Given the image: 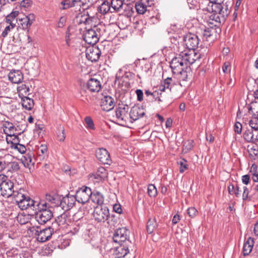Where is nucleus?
<instances>
[{"mask_svg":"<svg viewBox=\"0 0 258 258\" xmlns=\"http://www.w3.org/2000/svg\"><path fill=\"white\" fill-rule=\"evenodd\" d=\"M92 194V192L90 188L83 186L76 191L75 196L77 201L84 204L89 200Z\"/></svg>","mask_w":258,"mask_h":258,"instance_id":"8","label":"nucleus"},{"mask_svg":"<svg viewBox=\"0 0 258 258\" xmlns=\"http://www.w3.org/2000/svg\"><path fill=\"white\" fill-rule=\"evenodd\" d=\"M21 101L22 106L25 109L30 110L33 108L34 105L33 99L28 97L24 96L22 98Z\"/></svg>","mask_w":258,"mask_h":258,"instance_id":"28","label":"nucleus"},{"mask_svg":"<svg viewBox=\"0 0 258 258\" xmlns=\"http://www.w3.org/2000/svg\"><path fill=\"white\" fill-rule=\"evenodd\" d=\"M83 39L86 43L92 45L95 44L99 40L98 35L93 29L87 30L83 35Z\"/></svg>","mask_w":258,"mask_h":258,"instance_id":"13","label":"nucleus"},{"mask_svg":"<svg viewBox=\"0 0 258 258\" xmlns=\"http://www.w3.org/2000/svg\"><path fill=\"white\" fill-rule=\"evenodd\" d=\"M107 172L106 170L103 167H100L97 169L95 174H94V178L100 180H104L107 177Z\"/></svg>","mask_w":258,"mask_h":258,"instance_id":"32","label":"nucleus"},{"mask_svg":"<svg viewBox=\"0 0 258 258\" xmlns=\"http://www.w3.org/2000/svg\"><path fill=\"white\" fill-rule=\"evenodd\" d=\"M199 44L198 37L195 34L188 33L184 36L183 44L189 50H194Z\"/></svg>","mask_w":258,"mask_h":258,"instance_id":"9","label":"nucleus"},{"mask_svg":"<svg viewBox=\"0 0 258 258\" xmlns=\"http://www.w3.org/2000/svg\"><path fill=\"white\" fill-rule=\"evenodd\" d=\"M37 229H34V234L37 236V240L40 242H44L48 240L51 237L52 233L51 228L48 227L43 229L38 230V227H37Z\"/></svg>","mask_w":258,"mask_h":258,"instance_id":"10","label":"nucleus"},{"mask_svg":"<svg viewBox=\"0 0 258 258\" xmlns=\"http://www.w3.org/2000/svg\"><path fill=\"white\" fill-rule=\"evenodd\" d=\"M32 3V2L30 0H23L20 3V6L21 7L28 8L31 6Z\"/></svg>","mask_w":258,"mask_h":258,"instance_id":"57","label":"nucleus"},{"mask_svg":"<svg viewBox=\"0 0 258 258\" xmlns=\"http://www.w3.org/2000/svg\"><path fill=\"white\" fill-rule=\"evenodd\" d=\"M172 83V78L170 77H167L164 79L163 82H162L161 84L159 86V90L160 92H164L166 90H169L170 92Z\"/></svg>","mask_w":258,"mask_h":258,"instance_id":"29","label":"nucleus"},{"mask_svg":"<svg viewBox=\"0 0 258 258\" xmlns=\"http://www.w3.org/2000/svg\"><path fill=\"white\" fill-rule=\"evenodd\" d=\"M110 6L112 11L111 13L119 11L123 6V1L122 0H111Z\"/></svg>","mask_w":258,"mask_h":258,"instance_id":"33","label":"nucleus"},{"mask_svg":"<svg viewBox=\"0 0 258 258\" xmlns=\"http://www.w3.org/2000/svg\"><path fill=\"white\" fill-rule=\"evenodd\" d=\"M93 217L98 223H104L106 221L110 224V213L108 207L106 206H97L94 208Z\"/></svg>","mask_w":258,"mask_h":258,"instance_id":"4","label":"nucleus"},{"mask_svg":"<svg viewBox=\"0 0 258 258\" xmlns=\"http://www.w3.org/2000/svg\"><path fill=\"white\" fill-rule=\"evenodd\" d=\"M96 156L102 164L110 165L111 163L110 154L108 151L104 148H101L96 150Z\"/></svg>","mask_w":258,"mask_h":258,"instance_id":"11","label":"nucleus"},{"mask_svg":"<svg viewBox=\"0 0 258 258\" xmlns=\"http://www.w3.org/2000/svg\"><path fill=\"white\" fill-rule=\"evenodd\" d=\"M99 80L95 78H90L87 82L86 87L91 92H98L101 88Z\"/></svg>","mask_w":258,"mask_h":258,"instance_id":"19","label":"nucleus"},{"mask_svg":"<svg viewBox=\"0 0 258 258\" xmlns=\"http://www.w3.org/2000/svg\"><path fill=\"white\" fill-rule=\"evenodd\" d=\"M243 138L247 142L255 143L258 141V131L251 128L247 129L243 134Z\"/></svg>","mask_w":258,"mask_h":258,"instance_id":"20","label":"nucleus"},{"mask_svg":"<svg viewBox=\"0 0 258 258\" xmlns=\"http://www.w3.org/2000/svg\"><path fill=\"white\" fill-rule=\"evenodd\" d=\"M129 107L127 105L122 104L116 108L115 117L120 124L123 125L129 119L128 111Z\"/></svg>","mask_w":258,"mask_h":258,"instance_id":"7","label":"nucleus"},{"mask_svg":"<svg viewBox=\"0 0 258 258\" xmlns=\"http://www.w3.org/2000/svg\"><path fill=\"white\" fill-rule=\"evenodd\" d=\"M66 22V18L64 17H61L59 19V20L58 22V27L59 28L63 27Z\"/></svg>","mask_w":258,"mask_h":258,"instance_id":"62","label":"nucleus"},{"mask_svg":"<svg viewBox=\"0 0 258 258\" xmlns=\"http://www.w3.org/2000/svg\"><path fill=\"white\" fill-rule=\"evenodd\" d=\"M21 160L24 166L30 169L34 164V156L32 153H29L23 156Z\"/></svg>","mask_w":258,"mask_h":258,"instance_id":"24","label":"nucleus"},{"mask_svg":"<svg viewBox=\"0 0 258 258\" xmlns=\"http://www.w3.org/2000/svg\"><path fill=\"white\" fill-rule=\"evenodd\" d=\"M101 106L102 109L106 111H109L114 107V99L108 95L104 96L101 99Z\"/></svg>","mask_w":258,"mask_h":258,"instance_id":"18","label":"nucleus"},{"mask_svg":"<svg viewBox=\"0 0 258 258\" xmlns=\"http://www.w3.org/2000/svg\"><path fill=\"white\" fill-rule=\"evenodd\" d=\"M146 2H147V0H140V2L136 4L135 8L138 14H144L147 11V8Z\"/></svg>","mask_w":258,"mask_h":258,"instance_id":"31","label":"nucleus"},{"mask_svg":"<svg viewBox=\"0 0 258 258\" xmlns=\"http://www.w3.org/2000/svg\"><path fill=\"white\" fill-rule=\"evenodd\" d=\"M187 161L184 159L182 158L177 161V164L180 165L179 171L180 173H183L187 169Z\"/></svg>","mask_w":258,"mask_h":258,"instance_id":"45","label":"nucleus"},{"mask_svg":"<svg viewBox=\"0 0 258 258\" xmlns=\"http://www.w3.org/2000/svg\"><path fill=\"white\" fill-rule=\"evenodd\" d=\"M136 93L137 96V100L139 101H142L143 100V92L141 89H137L136 91Z\"/></svg>","mask_w":258,"mask_h":258,"instance_id":"59","label":"nucleus"},{"mask_svg":"<svg viewBox=\"0 0 258 258\" xmlns=\"http://www.w3.org/2000/svg\"><path fill=\"white\" fill-rule=\"evenodd\" d=\"M61 5L63 6V7L61 8L62 10H66L70 8V0H64L61 2Z\"/></svg>","mask_w":258,"mask_h":258,"instance_id":"60","label":"nucleus"},{"mask_svg":"<svg viewBox=\"0 0 258 258\" xmlns=\"http://www.w3.org/2000/svg\"><path fill=\"white\" fill-rule=\"evenodd\" d=\"M10 164L11 169L14 171H17L19 170V163L17 161H13L8 163Z\"/></svg>","mask_w":258,"mask_h":258,"instance_id":"55","label":"nucleus"},{"mask_svg":"<svg viewBox=\"0 0 258 258\" xmlns=\"http://www.w3.org/2000/svg\"><path fill=\"white\" fill-rule=\"evenodd\" d=\"M17 90L19 96L22 95L24 96L25 95L29 94V92L30 91V88L29 86H27L26 84H22L18 86Z\"/></svg>","mask_w":258,"mask_h":258,"instance_id":"39","label":"nucleus"},{"mask_svg":"<svg viewBox=\"0 0 258 258\" xmlns=\"http://www.w3.org/2000/svg\"><path fill=\"white\" fill-rule=\"evenodd\" d=\"M46 202L50 203L52 206H57L59 205L60 199L57 195L55 194H47L45 196Z\"/></svg>","mask_w":258,"mask_h":258,"instance_id":"27","label":"nucleus"},{"mask_svg":"<svg viewBox=\"0 0 258 258\" xmlns=\"http://www.w3.org/2000/svg\"><path fill=\"white\" fill-rule=\"evenodd\" d=\"M91 198L93 203L98 204V206H103L102 205L104 203V197L101 192L99 191H95L93 193L92 192V194L91 196Z\"/></svg>","mask_w":258,"mask_h":258,"instance_id":"26","label":"nucleus"},{"mask_svg":"<svg viewBox=\"0 0 258 258\" xmlns=\"http://www.w3.org/2000/svg\"><path fill=\"white\" fill-rule=\"evenodd\" d=\"M182 52L187 66L194 63L196 60L200 58V54L195 52L194 50H189L188 53Z\"/></svg>","mask_w":258,"mask_h":258,"instance_id":"21","label":"nucleus"},{"mask_svg":"<svg viewBox=\"0 0 258 258\" xmlns=\"http://www.w3.org/2000/svg\"><path fill=\"white\" fill-rule=\"evenodd\" d=\"M15 27V23L8 24V25L5 27L4 30L2 32V36L5 37L6 36H7L8 34Z\"/></svg>","mask_w":258,"mask_h":258,"instance_id":"49","label":"nucleus"},{"mask_svg":"<svg viewBox=\"0 0 258 258\" xmlns=\"http://www.w3.org/2000/svg\"><path fill=\"white\" fill-rule=\"evenodd\" d=\"M233 3L231 0H226L224 3H216L208 5V10L211 12L209 20L215 22L217 24L224 23L230 14Z\"/></svg>","mask_w":258,"mask_h":258,"instance_id":"1","label":"nucleus"},{"mask_svg":"<svg viewBox=\"0 0 258 258\" xmlns=\"http://www.w3.org/2000/svg\"><path fill=\"white\" fill-rule=\"evenodd\" d=\"M11 196L13 197L14 200L16 201V202L17 203V205H18L22 201H23V200L24 199V198H25L26 196L22 194L21 192V190H20L19 191L14 190L13 195H12Z\"/></svg>","mask_w":258,"mask_h":258,"instance_id":"40","label":"nucleus"},{"mask_svg":"<svg viewBox=\"0 0 258 258\" xmlns=\"http://www.w3.org/2000/svg\"><path fill=\"white\" fill-rule=\"evenodd\" d=\"M249 125L250 127V128L258 131V116H252L249 121Z\"/></svg>","mask_w":258,"mask_h":258,"instance_id":"43","label":"nucleus"},{"mask_svg":"<svg viewBox=\"0 0 258 258\" xmlns=\"http://www.w3.org/2000/svg\"><path fill=\"white\" fill-rule=\"evenodd\" d=\"M69 220L67 214L63 213L55 219V222L52 223V226L58 225L60 227H66L68 225Z\"/></svg>","mask_w":258,"mask_h":258,"instance_id":"23","label":"nucleus"},{"mask_svg":"<svg viewBox=\"0 0 258 258\" xmlns=\"http://www.w3.org/2000/svg\"><path fill=\"white\" fill-rule=\"evenodd\" d=\"M57 140L60 142L63 141L66 138L64 129L63 127H59L57 131Z\"/></svg>","mask_w":258,"mask_h":258,"instance_id":"47","label":"nucleus"},{"mask_svg":"<svg viewBox=\"0 0 258 258\" xmlns=\"http://www.w3.org/2000/svg\"><path fill=\"white\" fill-rule=\"evenodd\" d=\"M5 133L8 135V136L12 138V143H16L18 141V138L17 135H15V131H4Z\"/></svg>","mask_w":258,"mask_h":258,"instance_id":"51","label":"nucleus"},{"mask_svg":"<svg viewBox=\"0 0 258 258\" xmlns=\"http://www.w3.org/2000/svg\"><path fill=\"white\" fill-rule=\"evenodd\" d=\"M15 131V126L12 123L8 122L5 126L4 131Z\"/></svg>","mask_w":258,"mask_h":258,"instance_id":"64","label":"nucleus"},{"mask_svg":"<svg viewBox=\"0 0 258 258\" xmlns=\"http://www.w3.org/2000/svg\"><path fill=\"white\" fill-rule=\"evenodd\" d=\"M130 235V231L126 227L118 228L114 232L113 241L120 245H122L124 243H131Z\"/></svg>","mask_w":258,"mask_h":258,"instance_id":"5","label":"nucleus"},{"mask_svg":"<svg viewBox=\"0 0 258 258\" xmlns=\"http://www.w3.org/2000/svg\"><path fill=\"white\" fill-rule=\"evenodd\" d=\"M228 191L229 194L231 195H234L236 197H239L240 195L241 190L237 184L234 185L233 184H230L228 186Z\"/></svg>","mask_w":258,"mask_h":258,"instance_id":"35","label":"nucleus"},{"mask_svg":"<svg viewBox=\"0 0 258 258\" xmlns=\"http://www.w3.org/2000/svg\"><path fill=\"white\" fill-rule=\"evenodd\" d=\"M17 220L20 224H25L29 221V215L28 214H19L17 217Z\"/></svg>","mask_w":258,"mask_h":258,"instance_id":"41","label":"nucleus"},{"mask_svg":"<svg viewBox=\"0 0 258 258\" xmlns=\"http://www.w3.org/2000/svg\"><path fill=\"white\" fill-rule=\"evenodd\" d=\"M242 181L244 184H248L250 180V175L246 174L242 176Z\"/></svg>","mask_w":258,"mask_h":258,"instance_id":"63","label":"nucleus"},{"mask_svg":"<svg viewBox=\"0 0 258 258\" xmlns=\"http://www.w3.org/2000/svg\"><path fill=\"white\" fill-rule=\"evenodd\" d=\"M116 251L118 253V255L116 256L115 258H123L129 252V250L127 247L120 245L119 247H117Z\"/></svg>","mask_w":258,"mask_h":258,"instance_id":"38","label":"nucleus"},{"mask_svg":"<svg viewBox=\"0 0 258 258\" xmlns=\"http://www.w3.org/2000/svg\"><path fill=\"white\" fill-rule=\"evenodd\" d=\"M84 121L86 123V127L88 129H90V130H94L95 129L94 124L93 121L92 119L91 118V117L86 116L84 119Z\"/></svg>","mask_w":258,"mask_h":258,"instance_id":"48","label":"nucleus"},{"mask_svg":"<svg viewBox=\"0 0 258 258\" xmlns=\"http://www.w3.org/2000/svg\"><path fill=\"white\" fill-rule=\"evenodd\" d=\"M157 223L155 218L149 219L147 224V230L148 233L151 234L157 227Z\"/></svg>","mask_w":258,"mask_h":258,"instance_id":"36","label":"nucleus"},{"mask_svg":"<svg viewBox=\"0 0 258 258\" xmlns=\"http://www.w3.org/2000/svg\"><path fill=\"white\" fill-rule=\"evenodd\" d=\"M182 52L174 57L170 62V68L174 74H181L187 67Z\"/></svg>","mask_w":258,"mask_h":258,"instance_id":"6","label":"nucleus"},{"mask_svg":"<svg viewBox=\"0 0 258 258\" xmlns=\"http://www.w3.org/2000/svg\"><path fill=\"white\" fill-rule=\"evenodd\" d=\"M38 203V202L33 200L29 197L26 196L23 201L19 204L18 206L22 210H26L29 208L33 210H36Z\"/></svg>","mask_w":258,"mask_h":258,"instance_id":"15","label":"nucleus"},{"mask_svg":"<svg viewBox=\"0 0 258 258\" xmlns=\"http://www.w3.org/2000/svg\"><path fill=\"white\" fill-rule=\"evenodd\" d=\"M35 17L33 14H30L27 16H25L23 18H19V21L20 22L22 29L23 30H27L28 33L30 28L34 21H35Z\"/></svg>","mask_w":258,"mask_h":258,"instance_id":"14","label":"nucleus"},{"mask_svg":"<svg viewBox=\"0 0 258 258\" xmlns=\"http://www.w3.org/2000/svg\"><path fill=\"white\" fill-rule=\"evenodd\" d=\"M8 78L12 83L18 84L23 80V74L20 70H12L9 73Z\"/></svg>","mask_w":258,"mask_h":258,"instance_id":"22","label":"nucleus"},{"mask_svg":"<svg viewBox=\"0 0 258 258\" xmlns=\"http://www.w3.org/2000/svg\"><path fill=\"white\" fill-rule=\"evenodd\" d=\"M145 114V110L143 107L134 106L131 109L129 119L131 120V122H133L143 117Z\"/></svg>","mask_w":258,"mask_h":258,"instance_id":"17","label":"nucleus"},{"mask_svg":"<svg viewBox=\"0 0 258 258\" xmlns=\"http://www.w3.org/2000/svg\"><path fill=\"white\" fill-rule=\"evenodd\" d=\"M47 151V147L45 145H41L38 148L37 154L39 156L43 155L46 154Z\"/></svg>","mask_w":258,"mask_h":258,"instance_id":"53","label":"nucleus"},{"mask_svg":"<svg viewBox=\"0 0 258 258\" xmlns=\"http://www.w3.org/2000/svg\"><path fill=\"white\" fill-rule=\"evenodd\" d=\"M38 211L35 214L36 220L41 225L49 221L53 217L52 206L46 202L40 201L37 205Z\"/></svg>","mask_w":258,"mask_h":258,"instance_id":"2","label":"nucleus"},{"mask_svg":"<svg viewBox=\"0 0 258 258\" xmlns=\"http://www.w3.org/2000/svg\"><path fill=\"white\" fill-rule=\"evenodd\" d=\"M19 250L17 249L13 248L10 250H8L6 252L7 257H16L21 258L20 254L18 253Z\"/></svg>","mask_w":258,"mask_h":258,"instance_id":"46","label":"nucleus"},{"mask_svg":"<svg viewBox=\"0 0 258 258\" xmlns=\"http://www.w3.org/2000/svg\"><path fill=\"white\" fill-rule=\"evenodd\" d=\"M194 141L190 140L185 141L183 145V151L187 153L191 150L194 147Z\"/></svg>","mask_w":258,"mask_h":258,"instance_id":"42","label":"nucleus"},{"mask_svg":"<svg viewBox=\"0 0 258 258\" xmlns=\"http://www.w3.org/2000/svg\"><path fill=\"white\" fill-rule=\"evenodd\" d=\"M19 12L17 11L12 12L6 18V22L7 24H12L16 23L17 20L16 19L17 16L19 14Z\"/></svg>","mask_w":258,"mask_h":258,"instance_id":"37","label":"nucleus"},{"mask_svg":"<svg viewBox=\"0 0 258 258\" xmlns=\"http://www.w3.org/2000/svg\"><path fill=\"white\" fill-rule=\"evenodd\" d=\"M98 11L102 15L106 14L108 12L111 13L112 10L110 3L107 1H104L98 7Z\"/></svg>","mask_w":258,"mask_h":258,"instance_id":"30","label":"nucleus"},{"mask_svg":"<svg viewBox=\"0 0 258 258\" xmlns=\"http://www.w3.org/2000/svg\"><path fill=\"white\" fill-rule=\"evenodd\" d=\"M14 145V148L17 149L20 153L24 154L26 152V148L25 146L22 144L16 143H12Z\"/></svg>","mask_w":258,"mask_h":258,"instance_id":"50","label":"nucleus"},{"mask_svg":"<svg viewBox=\"0 0 258 258\" xmlns=\"http://www.w3.org/2000/svg\"><path fill=\"white\" fill-rule=\"evenodd\" d=\"M248 112L252 116H258V100L251 102L248 106Z\"/></svg>","mask_w":258,"mask_h":258,"instance_id":"34","label":"nucleus"},{"mask_svg":"<svg viewBox=\"0 0 258 258\" xmlns=\"http://www.w3.org/2000/svg\"><path fill=\"white\" fill-rule=\"evenodd\" d=\"M148 194L150 197L155 198L157 196V190L154 184H149L148 186Z\"/></svg>","mask_w":258,"mask_h":258,"instance_id":"44","label":"nucleus"},{"mask_svg":"<svg viewBox=\"0 0 258 258\" xmlns=\"http://www.w3.org/2000/svg\"><path fill=\"white\" fill-rule=\"evenodd\" d=\"M76 201V196L68 195L60 200L59 206L63 210L67 211L73 207Z\"/></svg>","mask_w":258,"mask_h":258,"instance_id":"12","label":"nucleus"},{"mask_svg":"<svg viewBox=\"0 0 258 258\" xmlns=\"http://www.w3.org/2000/svg\"><path fill=\"white\" fill-rule=\"evenodd\" d=\"M234 131L238 134H240L242 132V125L239 122H236L234 126Z\"/></svg>","mask_w":258,"mask_h":258,"instance_id":"56","label":"nucleus"},{"mask_svg":"<svg viewBox=\"0 0 258 258\" xmlns=\"http://www.w3.org/2000/svg\"><path fill=\"white\" fill-rule=\"evenodd\" d=\"M113 211L118 214L122 213V209L120 204H114L113 207Z\"/></svg>","mask_w":258,"mask_h":258,"instance_id":"61","label":"nucleus"},{"mask_svg":"<svg viewBox=\"0 0 258 258\" xmlns=\"http://www.w3.org/2000/svg\"><path fill=\"white\" fill-rule=\"evenodd\" d=\"M243 192L242 194V199L243 201L250 200V199L248 197L249 195V190L247 187L243 186Z\"/></svg>","mask_w":258,"mask_h":258,"instance_id":"58","label":"nucleus"},{"mask_svg":"<svg viewBox=\"0 0 258 258\" xmlns=\"http://www.w3.org/2000/svg\"><path fill=\"white\" fill-rule=\"evenodd\" d=\"M254 241L253 238L248 237L244 243L242 253L244 256H246L251 251L253 246Z\"/></svg>","mask_w":258,"mask_h":258,"instance_id":"25","label":"nucleus"},{"mask_svg":"<svg viewBox=\"0 0 258 258\" xmlns=\"http://www.w3.org/2000/svg\"><path fill=\"white\" fill-rule=\"evenodd\" d=\"M214 32V29L213 28H207L205 29L203 33V37L206 39H208L212 35L213 32Z\"/></svg>","mask_w":258,"mask_h":258,"instance_id":"52","label":"nucleus"},{"mask_svg":"<svg viewBox=\"0 0 258 258\" xmlns=\"http://www.w3.org/2000/svg\"><path fill=\"white\" fill-rule=\"evenodd\" d=\"M198 213V210L195 207H190L187 209V214L191 218L195 217Z\"/></svg>","mask_w":258,"mask_h":258,"instance_id":"54","label":"nucleus"},{"mask_svg":"<svg viewBox=\"0 0 258 258\" xmlns=\"http://www.w3.org/2000/svg\"><path fill=\"white\" fill-rule=\"evenodd\" d=\"M100 55L101 51L98 47H91L86 50V57L92 62L97 61L100 58Z\"/></svg>","mask_w":258,"mask_h":258,"instance_id":"16","label":"nucleus"},{"mask_svg":"<svg viewBox=\"0 0 258 258\" xmlns=\"http://www.w3.org/2000/svg\"><path fill=\"white\" fill-rule=\"evenodd\" d=\"M14 183L7 176L0 175V194L3 197L9 198L14 193Z\"/></svg>","mask_w":258,"mask_h":258,"instance_id":"3","label":"nucleus"}]
</instances>
